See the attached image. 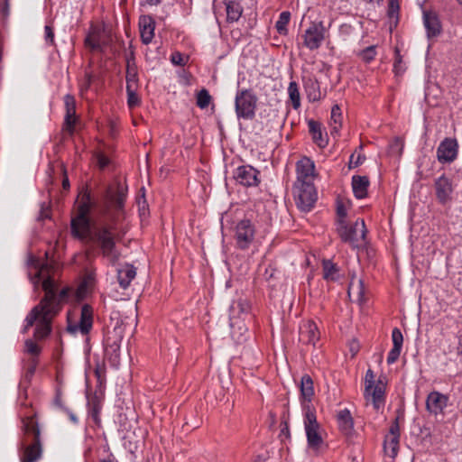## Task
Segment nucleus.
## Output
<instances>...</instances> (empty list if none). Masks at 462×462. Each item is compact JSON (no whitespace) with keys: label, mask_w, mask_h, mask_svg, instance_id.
I'll list each match as a JSON object with an SVG mask.
<instances>
[{"label":"nucleus","mask_w":462,"mask_h":462,"mask_svg":"<svg viewBox=\"0 0 462 462\" xmlns=\"http://www.w3.org/2000/svg\"><path fill=\"white\" fill-rule=\"evenodd\" d=\"M80 196L78 214L70 222L71 235L81 241L96 244L99 247L102 255L114 265L121 256L116 243L123 239L125 230L121 228V233H114V230L117 229V220L116 218L112 221V224L102 223L91 227L88 215L91 209L96 207L97 201L87 189L82 190Z\"/></svg>","instance_id":"nucleus-1"},{"label":"nucleus","mask_w":462,"mask_h":462,"mask_svg":"<svg viewBox=\"0 0 462 462\" xmlns=\"http://www.w3.org/2000/svg\"><path fill=\"white\" fill-rule=\"evenodd\" d=\"M44 296L35 305L25 318L24 331L35 325L33 337L37 340L46 338L52 331V321L61 311L63 304L69 300L70 288L66 286L59 290L58 283L54 285L46 281L42 285Z\"/></svg>","instance_id":"nucleus-2"},{"label":"nucleus","mask_w":462,"mask_h":462,"mask_svg":"<svg viewBox=\"0 0 462 462\" xmlns=\"http://www.w3.org/2000/svg\"><path fill=\"white\" fill-rule=\"evenodd\" d=\"M24 439L21 442V462H36L42 455V443L38 422L33 417L23 419Z\"/></svg>","instance_id":"nucleus-3"},{"label":"nucleus","mask_w":462,"mask_h":462,"mask_svg":"<svg viewBox=\"0 0 462 462\" xmlns=\"http://www.w3.org/2000/svg\"><path fill=\"white\" fill-rule=\"evenodd\" d=\"M125 324L118 311L112 312L110 321L106 325L104 340L105 355L110 364L117 366L120 361V344L124 337Z\"/></svg>","instance_id":"nucleus-4"},{"label":"nucleus","mask_w":462,"mask_h":462,"mask_svg":"<svg viewBox=\"0 0 462 462\" xmlns=\"http://www.w3.org/2000/svg\"><path fill=\"white\" fill-rule=\"evenodd\" d=\"M337 222V231L343 242L349 244L354 248L363 247L366 244L367 229L364 219H357L351 226H348L345 219Z\"/></svg>","instance_id":"nucleus-5"},{"label":"nucleus","mask_w":462,"mask_h":462,"mask_svg":"<svg viewBox=\"0 0 462 462\" xmlns=\"http://www.w3.org/2000/svg\"><path fill=\"white\" fill-rule=\"evenodd\" d=\"M258 98L252 89H241L236 92L235 109L238 118L253 120L255 116Z\"/></svg>","instance_id":"nucleus-6"},{"label":"nucleus","mask_w":462,"mask_h":462,"mask_svg":"<svg viewBox=\"0 0 462 462\" xmlns=\"http://www.w3.org/2000/svg\"><path fill=\"white\" fill-rule=\"evenodd\" d=\"M304 427L309 447L315 450L319 449L323 443V439L319 431V424L317 421L315 409L312 405L304 404Z\"/></svg>","instance_id":"nucleus-7"},{"label":"nucleus","mask_w":462,"mask_h":462,"mask_svg":"<svg viewBox=\"0 0 462 462\" xmlns=\"http://www.w3.org/2000/svg\"><path fill=\"white\" fill-rule=\"evenodd\" d=\"M294 197L298 208L303 212L310 211L318 199L315 186L310 180L297 183L294 187Z\"/></svg>","instance_id":"nucleus-8"},{"label":"nucleus","mask_w":462,"mask_h":462,"mask_svg":"<svg viewBox=\"0 0 462 462\" xmlns=\"http://www.w3.org/2000/svg\"><path fill=\"white\" fill-rule=\"evenodd\" d=\"M67 331L72 335L79 332L81 335H88L93 326V308L89 304L81 306L79 321H73L70 313H68Z\"/></svg>","instance_id":"nucleus-9"},{"label":"nucleus","mask_w":462,"mask_h":462,"mask_svg":"<svg viewBox=\"0 0 462 462\" xmlns=\"http://www.w3.org/2000/svg\"><path fill=\"white\" fill-rule=\"evenodd\" d=\"M255 226L247 218L239 220L235 226L234 239L240 250H246L254 243L255 237Z\"/></svg>","instance_id":"nucleus-10"},{"label":"nucleus","mask_w":462,"mask_h":462,"mask_svg":"<svg viewBox=\"0 0 462 462\" xmlns=\"http://www.w3.org/2000/svg\"><path fill=\"white\" fill-rule=\"evenodd\" d=\"M328 29L322 21L311 22L302 36L304 46L310 51L319 49L326 38Z\"/></svg>","instance_id":"nucleus-11"},{"label":"nucleus","mask_w":462,"mask_h":462,"mask_svg":"<svg viewBox=\"0 0 462 462\" xmlns=\"http://www.w3.org/2000/svg\"><path fill=\"white\" fill-rule=\"evenodd\" d=\"M127 195V187H123L120 183L117 185L116 194L111 198V201L115 207V213L110 217V221L108 224H112V221L116 218L117 220V229L114 230V233H121V228L127 232L126 227L124 226L123 222L125 218V212L124 209L125 201Z\"/></svg>","instance_id":"nucleus-12"},{"label":"nucleus","mask_w":462,"mask_h":462,"mask_svg":"<svg viewBox=\"0 0 462 462\" xmlns=\"http://www.w3.org/2000/svg\"><path fill=\"white\" fill-rule=\"evenodd\" d=\"M28 264L36 270L34 276L30 275L32 283L35 288H38L40 281L42 280V286L48 280L52 285L56 283L53 273V266L45 263H41L37 258L31 256L28 260Z\"/></svg>","instance_id":"nucleus-13"},{"label":"nucleus","mask_w":462,"mask_h":462,"mask_svg":"<svg viewBox=\"0 0 462 462\" xmlns=\"http://www.w3.org/2000/svg\"><path fill=\"white\" fill-rule=\"evenodd\" d=\"M434 190L436 199L441 206L449 205L453 200V181L450 178L442 174L434 180Z\"/></svg>","instance_id":"nucleus-14"},{"label":"nucleus","mask_w":462,"mask_h":462,"mask_svg":"<svg viewBox=\"0 0 462 462\" xmlns=\"http://www.w3.org/2000/svg\"><path fill=\"white\" fill-rule=\"evenodd\" d=\"M457 154L458 143L455 138H445L437 148V159L442 164L453 162Z\"/></svg>","instance_id":"nucleus-15"},{"label":"nucleus","mask_w":462,"mask_h":462,"mask_svg":"<svg viewBox=\"0 0 462 462\" xmlns=\"http://www.w3.org/2000/svg\"><path fill=\"white\" fill-rule=\"evenodd\" d=\"M259 171L251 165H242L234 171L236 181L245 187H256L260 183Z\"/></svg>","instance_id":"nucleus-16"},{"label":"nucleus","mask_w":462,"mask_h":462,"mask_svg":"<svg viewBox=\"0 0 462 462\" xmlns=\"http://www.w3.org/2000/svg\"><path fill=\"white\" fill-rule=\"evenodd\" d=\"M448 395L433 391L426 398V410L429 413L438 416L444 413V409L448 406Z\"/></svg>","instance_id":"nucleus-17"},{"label":"nucleus","mask_w":462,"mask_h":462,"mask_svg":"<svg viewBox=\"0 0 462 462\" xmlns=\"http://www.w3.org/2000/svg\"><path fill=\"white\" fill-rule=\"evenodd\" d=\"M64 104L66 114L62 130L68 133L69 135H73L75 132V125L77 123L75 97L70 94H67L64 97Z\"/></svg>","instance_id":"nucleus-18"},{"label":"nucleus","mask_w":462,"mask_h":462,"mask_svg":"<svg viewBox=\"0 0 462 462\" xmlns=\"http://www.w3.org/2000/svg\"><path fill=\"white\" fill-rule=\"evenodd\" d=\"M423 24L426 29L427 38L429 41H432L442 32L440 20L438 14L433 12H423Z\"/></svg>","instance_id":"nucleus-19"},{"label":"nucleus","mask_w":462,"mask_h":462,"mask_svg":"<svg viewBox=\"0 0 462 462\" xmlns=\"http://www.w3.org/2000/svg\"><path fill=\"white\" fill-rule=\"evenodd\" d=\"M141 39L143 44H149L153 36L155 22L150 15H142L139 19Z\"/></svg>","instance_id":"nucleus-20"},{"label":"nucleus","mask_w":462,"mask_h":462,"mask_svg":"<svg viewBox=\"0 0 462 462\" xmlns=\"http://www.w3.org/2000/svg\"><path fill=\"white\" fill-rule=\"evenodd\" d=\"M315 164L312 160L304 157L297 162V183H302L304 180L314 176Z\"/></svg>","instance_id":"nucleus-21"},{"label":"nucleus","mask_w":462,"mask_h":462,"mask_svg":"<svg viewBox=\"0 0 462 462\" xmlns=\"http://www.w3.org/2000/svg\"><path fill=\"white\" fill-rule=\"evenodd\" d=\"M319 338V332L314 322L309 321L300 328V340L305 344L315 345Z\"/></svg>","instance_id":"nucleus-22"},{"label":"nucleus","mask_w":462,"mask_h":462,"mask_svg":"<svg viewBox=\"0 0 462 462\" xmlns=\"http://www.w3.org/2000/svg\"><path fill=\"white\" fill-rule=\"evenodd\" d=\"M370 181L366 176L355 175L352 177V189L356 199H362L367 196Z\"/></svg>","instance_id":"nucleus-23"},{"label":"nucleus","mask_w":462,"mask_h":462,"mask_svg":"<svg viewBox=\"0 0 462 462\" xmlns=\"http://www.w3.org/2000/svg\"><path fill=\"white\" fill-rule=\"evenodd\" d=\"M365 395L367 399L371 398L375 410H379L384 401V388L381 381L373 384L370 391L365 390Z\"/></svg>","instance_id":"nucleus-24"},{"label":"nucleus","mask_w":462,"mask_h":462,"mask_svg":"<svg viewBox=\"0 0 462 462\" xmlns=\"http://www.w3.org/2000/svg\"><path fill=\"white\" fill-rule=\"evenodd\" d=\"M300 394L302 397V407L304 404H310L311 398L314 395L313 380L309 374H303L300 380Z\"/></svg>","instance_id":"nucleus-25"},{"label":"nucleus","mask_w":462,"mask_h":462,"mask_svg":"<svg viewBox=\"0 0 462 462\" xmlns=\"http://www.w3.org/2000/svg\"><path fill=\"white\" fill-rule=\"evenodd\" d=\"M339 430L345 435H350L354 430V421L347 409L341 410L337 415Z\"/></svg>","instance_id":"nucleus-26"},{"label":"nucleus","mask_w":462,"mask_h":462,"mask_svg":"<svg viewBox=\"0 0 462 462\" xmlns=\"http://www.w3.org/2000/svg\"><path fill=\"white\" fill-rule=\"evenodd\" d=\"M136 275V269L130 264L117 270V281L122 289H126Z\"/></svg>","instance_id":"nucleus-27"},{"label":"nucleus","mask_w":462,"mask_h":462,"mask_svg":"<svg viewBox=\"0 0 462 462\" xmlns=\"http://www.w3.org/2000/svg\"><path fill=\"white\" fill-rule=\"evenodd\" d=\"M308 125L313 142L320 148L326 147L328 145V138L323 136L321 125L315 120H310Z\"/></svg>","instance_id":"nucleus-28"},{"label":"nucleus","mask_w":462,"mask_h":462,"mask_svg":"<svg viewBox=\"0 0 462 462\" xmlns=\"http://www.w3.org/2000/svg\"><path fill=\"white\" fill-rule=\"evenodd\" d=\"M226 11V22L234 23L239 20L243 14L241 5L234 0H224Z\"/></svg>","instance_id":"nucleus-29"},{"label":"nucleus","mask_w":462,"mask_h":462,"mask_svg":"<svg viewBox=\"0 0 462 462\" xmlns=\"http://www.w3.org/2000/svg\"><path fill=\"white\" fill-rule=\"evenodd\" d=\"M323 278L326 281L337 282L339 280V268L331 260H323Z\"/></svg>","instance_id":"nucleus-30"},{"label":"nucleus","mask_w":462,"mask_h":462,"mask_svg":"<svg viewBox=\"0 0 462 462\" xmlns=\"http://www.w3.org/2000/svg\"><path fill=\"white\" fill-rule=\"evenodd\" d=\"M400 438L386 436L383 443L384 452L390 457H395L399 450Z\"/></svg>","instance_id":"nucleus-31"},{"label":"nucleus","mask_w":462,"mask_h":462,"mask_svg":"<svg viewBox=\"0 0 462 462\" xmlns=\"http://www.w3.org/2000/svg\"><path fill=\"white\" fill-rule=\"evenodd\" d=\"M400 5L398 0H388L387 15L391 21L390 29L393 30V26L396 27L399 22Z\"/></svg>","instance_id":"nucleus-32"},{"label":"nucleus","mask_w":462,"mask_h":462,"mask_svg":"<svg viewBox=\"0 0 462 462\" xmlns=\"http://www.w3.org/2000/svg\"><path fill=\"white\" fill-rule=\"evenodd\" d=\"M126 86H131L132 88H137V82H138V72H137V66L135 63H133L132 61L128 66H126Z\"/></svg>","instance_id":"nucleus-33"},{"label":"nucleus","mask_w":462,"mask_h":462,"mask_svg":"<svg viewBox=\"0 0 462 462\" xmlns=\"http://www.w3.org/2000/svg\"><path fill=\"white\" fill-rule=\"evenodd\" d=\"M288 93L292 104V107L294 109H298L300 106V96L298 84L295 81L290 82L288 87Z\"/></svg>","instance_id":"nucleus-34"},{"label":"nucleus","mask_w":462,"mask_h":462,"mask_svg":"<svg viewBox=\"0 0 462 462\" xmlns=\"http://www.w3.org/2000/svg\"><path fill=\"white\" fill-rule=\"evenodd\" d=\"M291 19V13L284 11L280 14L279 19L275 23V28L281 35H286L288 33L287 25Z\"/></svg>","instance_id":"nucleus-35"},{"label":"nucleus","mask_w":462,"mask_h":462,"mask_svg":"<svg viewBox=\"0 0 462 462\" xmlns=\"http://www.w3.org/2000/svg\"><path fill=\"white\" fill-rule=\"evenodd\" d=\"M305 87L310 99L316 101L320 98L319 86L317 80L309 79Z\"/></svg>","instance_id":"nucleus-36"},{"label":"nucleus","mask_w":462,"mask_h":462,"mask_svg":"<svg viewBox=\"0 0 462 462\" xmlns=\"http://www.w3.org/2000/svg\"><path fill=\"white\" fill-rule=\"evenodd\" d=\"M211 102V96L206 88H202L197 94V106L201 108H207Z\"/></svg>","instance_id":"nucleus-37"},{"label":"nucleus","mask_w":462,"mask_h":462,"mask_svg":"<svg viewBox=\"0 0 462 462\" xmlns=\"http://www.w3.org/2000/svg\"><path fill=\"white\" fill-rule=\"evenodd\" d=\"M233 310H237L241 314H248L251 310V305L247 300L239 299L232 305Z\"/></svg>","instance_id":"nucleus-38"},{"label":"nucleus","mask_w":462,"mask_h":462,"mask_svg":"<svg viewBox=\"0 0 462 462\" xmlns=\"http://www.w3.org/2000/svg\"><path fill=\"white\" fill-rule=\"evenodd\" d=\"M96 273L94 271H88L84 276L83 282L80 284L78 294L79 296L81 294L82 291L86 290L88 287H91L95 282Z\"/></svg>","instance_id":"nucleus-39"},{"label":"nucleus","mask_w":462,"mask_h":462,"mask_svg":"<svg viewBox=\"0 0 462 462\" xmlns=\"http://www.w3.org/2000/svg\"><path fill=\"white\" fill-rule=\"evenodd\" d=\"M88 404H89V413H90L91 417L94 419L95 421H98V420H99L98 415L101 411L100 402L97 400V397H94L89 402Z\"/></svg>","instance_id":"nucleus-40"},{"label":"nucleus","mask_w":462,"mask_h":462,"mask_svg":"<svg viewBox=\"0 0 462 462\" xmlns=\"http://www.w3.org/2000/svg\"><path fill=\"white\" fill-rule=\"evenodd\" d=\"M137 88H132L131 86H126L127 92V103L130 107L136 106L140 100L136 94Z\"/></svg>","instance_id":"nucleus-41"},{"label":"nucleus","mask_w":462,"mask_h":462,"mask_svg":"<svg viewBox=\"0 0 462 462\" xmlns=\"http://www.w3.org/2000/svg\"><path fill=\"white\" fill-rule=\"evenodd\" d=\"M376 55L375 46L371 45L367 48L364 49L360 53L359 56L361 59L365 61L366 63H369L372 61Z\"/></svg>","instance_id":"nucleus-42"},{"label":"nucleus","mask_w":462,"mask_h":462,"mask_svg":"<svg viewBox=\"0 0 462 462\" xmlns=\"http://www.w3.org/2000/svg\"><path fill=\"white\" fill-rule=\"evenodd\" d=\"M10 15V5L8 0H5L0 6V20L3 26H5Z\"/></svg>","instance_id":"nucleus-43"},{"label":"nucleus","mask_w":462,"mask_h":462,"mask_svg":"<svg viewBox=\"0 0 462 462\" xmlns=\"http://www.w3.org/2000/svg\"><path fill=\"white\" fill-rule=\"evenodd\" d=\"M25 346V351L33 356H38L41 354V347L32 340V339H27L24 342Z\"/></svg>","instance_id":"nucleus-44"},{"label":"nucleus","mask_w":462,"mask_h":462,"mask_svg":"<svg viewBox=\"0 0 462 462\" xmlns=\"http://www.w3.org/2000/svg\"><path fill=\"white\" fill-rule=\"evenodd\" d=\"M393 346L402 347L403 336L398 328H394L392 331Z\"/></svg>","instance_id":"nucleus-45"},{"label":"nucleus","mask_w":462,"mask_h":462,"mask_svg":"<svg viewBox=\"0 0 462 462\" xmlns=\"http://www.w3.org/2000/svg\"><path fill=\"white\" fill-rule=\"evenodd\" d=\"M85 43L92 51H103V47L100 39H93L92 37L88 36L85 40Z\"/></svg>","instance_id":"nucleus-46"},{"label":"nucleus","mask_w":462,"mask_h":462,"mask_svg":"<svg viewBox=\"0 0 462 462\" xmlns=\"http://www.w3.org/2000/svg\"><path fill=\"white\" fill-rule=\"evenodd\" d=\"M365 160V156L364 154H357L355 153L351 154L349 159L348 167L349 169H354L361 165Z\"/></svg>","instance_id":"nucleus-47"},{"label":"nucleus","mask_w":462,"mask_h":462,"mask_svg":"<svg viewBox=\"0 0 462 462\" xmlns=\"http://www.w3.org/2000/svg\"><path fill=\"white\" fill-rule=\"evenodd\" d=\"M393 70L396 75H400L404 71V67L402 64V58L398 50L395 51V60L393 64Z\"/></svg>","instance_id":"nucleus-48"},{"label":"nucleus","mask_w":462,"mask_h":462,"mask_svg":"<svg viewBox=\"0 0 462 462\" xmlns=\"http://www.w3.org/2000/svg\"><path fill=\"white\" fill-rule=\"evenodd\" d=\"M341 109L337 105H335L331 109L330 123L341 125Z\"/></svg>","instance_id":"nucleus-49"},{"label":"nucleus","mask_w":462,"mask_h":462,"mask_svg":"<svg viewBox=\"0 0 462 462\" xmlns=\"http://www.w3.org/2000/svg\"><path fill=\"white\" fill-rule=\"evenodd\" d=\"M401 351L402 347L393 346L387 356V364L392 365L395 363L400 356Z\"/></svg>","instance_id":"nucleus-50"},{"label":"nucleus","mask_w":462,"mask_h":462,"mask_svg":"<svg viewBox=\"0 0 462 462\" xmlns=\"http://www.w3.org/2000/svg\"><path fill=\"white\" fill-rule=\"evenodd\" d=\"M44 40L47 44H54V30L53 27L50 24H47L44 27Z\"/></svg>","instance_id":"nucleus-51"},{"label":"nucleus","mask_w":462,"mask_h":462,"mask_svg":"<svg viewBox=\"0 0 462 462\" xmlns=\"http://www.w3.org/2000/svg\"><path fill=\"white\" fill-rule=\"evenodd\" d=\"M188 58H184V56L180 52H174L171 55V62L175 65L184 66L186 64V60Z\"/></svg>","instance_id":"nucleus-52"},{"label":"nucleus","mask_w":462,"mask_h":462,"mask_svg":"<svg viewBox=\"0 0 462 462\" xmlns=\"http://www.w3.org/2000/svg\"><path fill=\"white\" fill-rule=\"evenodd\" d=\"M365 391H370L373 384H374V375L371 369H368L365 374Z\"/></svg>","instance_id":"nucleus-53"},{"label":"nucleus","mask_w":462,"mask_h":462,"mask_svg":"<svg viewBox=\"0 0 462 462\" xmlns=\"http://www.w3.org/2000/svg\"><path fill=\"white\" fill-rule=\"evenodd\" d=\"M399 418L397 417L394 421L392 423L389 430V435L392 437L400 438V426H399Z\"/></svg>","instance_id":"nucleus-54"},{"label":"nucleus","mask_w":462,"mask_h":462,"mask_svg":"<svg viewBox=\"0 0 462 462\" xmlns=\"http://www.w3.org/2000/svg\"><path fill=\"white\" fill-rule=\"evenodd\" d=\"M92 82V76L89 73H86L84 81L80 85V91L83 93L84 91H87Z\"/></svg>","instance_id":"nucleus-55"},{"label":"nucleus","mask_w":462,"mask_h":462,"mask_svg":"<svg viewBox=\"0 0 462 462\" xmlns=\"http://www.w3.org/2000/svg\"><path fill=\"white\" fill-rule=\"evenodd\" d=\"M337 215L338 217L337 220H342V219L346 220V209L344 204L341 202H338L337 205Z\"/></svg>","instance_id":"nucleus-56"},{"label":"nucleus","mask_w":462,"mask_h":462,"mask_svg":"<svg viewBox=\"0 0 462 462\" xmlns=\"http://www.w3.org/2000/svg\"><path fill=\"white\" fill-rule=\"evenodd\" d=\"M97 162L100 169H105L109 164V159L104 154H99Z\"/></svg>","instance_id":"nucleus-57"},{"label":"nucleus","mask_w":462,"mask_h":462,"mask_svg":"<svg viewBox=\"0 0 462 462\" xmlns=\"http://www.w3.org/2000/svg\"><path fill=\"white\" fill-rule=\"evenodd\" d=\"M356 287L357 290V296H358L357 300L359 301H361V300H363L364 293H365L364 282L362 280H359Z\"/></svg>","instance_id":"nucleus-58"},{"label":"nucleus","mask_w":462,"mask_h":462,"mask_svg":"<svg viewBox=\"0 0 462 462\" xmlns=\"http://www.w3.org/2000/svg\"><path fill=\"white\" fill-rule=\"evenodd\" d=\"M281 436H285L286 438H290V430H289V424L286 420L282 421L281 423Z\"/></svg>","instance_id":"nucleus-59"},{"label":"nucleus","mask_w":462,"mask_h":462,"mask_svg":"<svg viewBox=\"0 0 462 462\" xmlns=\"http://www.w3.org/2000/svg\"><path fill=\"white\" fill-rule=\"evenodd\" d=\"M54 404L61 409H63L62 401H61V393L57 391L56 396L54 398Z\"/></svg>","instance_id":"nucleus-60"},{"label":"nucleus","mask_w":462,"mask_h":462,"mask_svg":"<svg viewBox=\"0 0 462 462\" xmlns=\"http://www.w3.org/2000/svg\"><path fill=\"white\" fill-rule=\"evenodd\" d=\"M162 0H141L142 5H157Z\"/></svg>","instance_id":"nucleus-61"},{"label":"nucleus","mask_w":462,"mask_h":462,"mask_svg":"<svg viewBox=\"0 0 462 462\" xmlns=\"http://www.w3.org/2000/svg\"><path fill=\"white\" fill-rule=\"evenodd\" d=\"M46 218H50L49 209L48 208H45V209L42 208L38 219L43 220V219H46Z\"/></svg>","instance_id":"nucleus-62"},{"label":"nucleus","mask_w":462,"mask_h":462,"mask_svg":"<svg viewBox=\"0 0 462 462\" xmlns=\"http://www.w3.org/2000/svg\"><path fill=\"white\" fill-rule=\"evenodd\" d=\"M274 273H275V270L271 268V269H266L265 270V273H264V278L265 280H270L272 278L274 277Z\"/></svg>","instance_id":"nucleus-63"},{"label":"nucleus","mask_w":462,"mask_h":462,"mask_svg":"<svg viewBox=\"0 0 462 462\" xmlns=\"http://www.w3.org/2000/svg\"><path fill=\"white\" fill-rule=\"evenodd\" d=\"M36 365H37V360L35 358H32V365L28 368V372H27L30 375H32L34 374Z\"/></svg>","instance_id":"nucleus-64"}]
</instances>
